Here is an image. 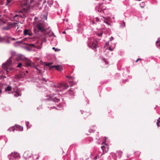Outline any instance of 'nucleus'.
Returning a JSON list of instances; mask_svg holds the SVG:
<instances>
[{
    "mask_svg": "<svg viewBox=\"0 0 160 160\" xmlns=\"http://www.w3.org/2000/svg\"><path fill=\"white\" fill-rule=\"evenodd\" d=\"M12 62V58L10 57L5 63L2 64V70L0 71V73H3L4 75L7 74L8 72V68L11 63Z\"/></svg>",
    "mask_w": 160,
    "mask_h": 160,
    "instance_id": "obj_1",
    "label": "nucleus"
},
{
    "mask_svg": "<svg viewBox=\"0 0 160 160\" xmlns=\"http://www.w3.org/2000/svg\"><path fill=\"white\" fill-rule=\"evenodd\" d=\"M87 45L88 47L95 51L96 50L97 42L93 38H89L87 42Z\"/></svg>",
    "mask_w": 160,
    "mask_h": 160,
    "instance_id": "obj_2",
    "label": "nucleus"
},
{
    "mask_svg": "<svg viewBox=\"0 0 160 160\" xmlns=\"http://www.w3.org/2000/svg\"><path fill=\"white\" fill-rule=\"evenodd\" d=\"M9 160H18L20 158L19 154L17 152H12L8 156Z\"/></svg>",
    "mask_w": 160,
    "mask_h": 160,
    "instance_id": "obj_3",
    "label": "nucleus"
},
{
    "mask_svg": "<svg viewBox=\"0 0 160 160\" xmlns=\"http://www.w3.org/2000/svg\"><path fill=\"white\" fill-rule=\"evenodd\" d=\"M36 26L37 28L34 29V33L36 34H37L38 32L39 31L41 32H44L46 31V29L43 25L41 24H38Z\"/></svg>",
    "mask_w": 160,
    "mask_h": 160,
    "instance_id": "obj_4",
    "label": "nucleus"
},
{
    "mask_svg": "<svg viewBox=\"0 0 160 160\" xmlns=\"http://www.w3.org/2000/svg\"><path fill=\"white\" fill-rule=\"evenodd\" d=\"M46 97L48 98L45 99V100H50V102H58L60 101V99L57 98L56 97H54L53 96L47 95Z\"/></svg>",
    "mask_w": 160,
    "mask_h": 160,
    "instance_id": "obj_5",
    "label": "nucleus"
},
{
    "mask_svg": "<svg viewBox=\"0 0 160 160\" xmlns=\"http://www.w3.org/2000/svg\"><path fill=\"white\" fill-rule=\"evenodd\" d=\"M69 86L68 85L67 83H63L62 84L59 83L57 85L58 90V91H62V89H66L69 87Z\"/></svg>",
    "mask_w": 160,
    "mask_h": 160,
    "instance_id": "obj_6",
    "label": "nucleus"
},
{
    "mask_svg": "<svg viewBox=\"0 0 160 160\" xmlns=\"http://www.w3.org/2000/svg\"><path fill=\"white\" fill-rule=\"evenodd\" d=\"M66 80L69 82L71 84L70 85V86L72 87L73 84H76V82H74V78L73 77L67 76L66 77Z\"/></svg>",
    "mask_w": 160,
    "mask_h": 160,
    "instance_id": "obj_7",
    "label": "nucleus"
},
{
    "mask_svg": "<svg viewBox=\"0 0 160 160\" xmlns=\"http://www.w3.org/2000/svg\"><path fill=\"white\" fill-rule=\"evenodd\" d=\"M31 153L28 151L25 152L23 154V157L26 159H28L30 158H31Z\"/></svg>",
    "mask_w": 160,
    "mask_h": 160,
    "instance_id": "obj_8",
    "label": "nucleus"
},
{
    "mask_svg": "<svg viewBox=\"0 0 160 160\" xmlns=\"http://www.w3.org/2000/svg\"><path fill=\"white\" fill-rule=\"evenodd\" d=\"M25 64L26 67H32L34 66V63L30 59H27L25 61Z\"/></svg>",
    "mask_w": 160,
    "mask_h": 160,
    "instance_id": "obj_9",
    "label": "nucleus"
},
{
    "mask_svg": "<svg viewBox=\"0 0 160 160\" xmlns=\"http://www.w3.org/2000/svg\"><path fill=\"white\" fill-rule=\"evenodd\" d=\"M23 34L25 36L28 35L30 36H32L33 34L32 31L30 30L26 29L24 31Z\"/></svg>",
    "mask_w": 160,
    "mask_h": 160,
    "instance_id": "obj_10",
    "label": "nucleus"
},
{
    "mask_svg": "<svg viewBox=\"0 0 160 160\" xmlns=\"http://www.w3.org/2000/svg\"><path fill=\"white\" fill-rule=\"evenodd\" d=\"M101 148L103 151V154L104 153L108 152L109 149V147L107 145H106V146H102L101 147Z\"/></svg>",
    "mask_w": 160,
    "mask_h": 160,
    "instance_id": "obj_11",
    "label": "nucleus"
},
{
    "mask_svg": "<svg viewBox=\"0 0 160 160\" xmlns=\"http://www.w3.org/2000/svg\"><path fill=\"white\" fill-rule=\"evenodd\" d=\"M17 24V23L16 22L12 23L11 22H8V25L9 26L10 28H11L16 27L18 25Z\"/></svg>",
    "mask_w": 160,
    "mask_h": 160,
    "instance_id": "obj_12",
    "label": "nucleus"
},
{
    "mask_svg": "<svg viewBox=\"0 0 160 160\" xmlns=\"http://www.w3.org/2000/svg\"><path fill=\"white\" fill-rule=\"evenodd\" d=\"M42 42L41 43L40 45L38 46V48H42V45L43 43H46L47 42L46 38L45 37L42 38L41 39Z\"/></svg>",
    "mask_w": 160,
    "mask_h": 160,
    "instance_id": "obj_13",
    "label": "nucleus"
},
{
    "mask_svg": "<svg viewBox=\"0 0 160 160\" xmlns=\"http://www.w3.org/2000/svg\"><path fill=\"white\" fill-rule=\"evenodd\" d=\"M48 12L47 10H45L43 11V18L44 19H47V16L48 15Z\"/></svg>",
    "mask_w": 160,
    "mask_h": 160,
    "instance_id": "obj_14",
    "label": "nucleus"
},
{
    "mask_svg": "<svg viewBox=\"0 0 160 160\" xmlns=\"http://www.w3.org/2000/svg\"><path fill=\"white\" fill-rule=\"evenodd\" d=\"M17 17H20L21 18H26V16L25 14H23V13H22L20 14L19 15H18V14L16 15L15 16H14L13 17V18H16Z\"/></svg>",
    "mask_w": 160,
    "mask_h": 160,
    "instance_id": "obj_15",
    "label": "nucleus"
},
{
    "mask_svg": "<svg viewBox=\"0 0 160 160\" xmlns=\"http://www.w3.org/2000/svg\"><path fill=\"white\" fill-rule=\"evenodd\" d=\"M95 21L97 22H98L99 21V18L98 17H96L95 18H94V19L92 21H90V22L91 24H92L94 25L95 23Z\"/></svg>",
    "mask_w": 160,
    "mask_h": 160,
    "instance_id": "obj_16",
    "label": "nucleus"
},
{
    "mask_svg": "<svg viewBox=\"0 0 160 160\" xmlns=\"http://www.w3.org/2000/svg\"><path fill=\"white\" fill-rule=\"evenodd\" d=\"M62 108V105L60 103L59 104V105H58L57 107H56L55 106H53L52 107H51V108L52 109L53 108H56V109L58 110H61V109L60 108Z\"/></svg>",
    "mask_w": 160,
    "mask_h": 160,
    "instance_id": "obj_17",
    "label": "nucleus"
},
{
    "mask_svg": "<svg viewBox=\"0 0 160 160\" xmlns=\"http://www.w3.org/2000/svg\"><path fill=\"white\" fill-rule=\"evenodd\" d=\"M125 22L123 21H122L120 22V27L121 28H123L125 26Z\"/></svg>",
    "mask_w": 160,
    "mask_h": 160,
    "instance_id": "obj_18",
    "label": "nucleus"
},
{
    "mask_svg": "<svg viewBox=\"0 0 160 160\" xmlns=\"http://www.w3.org/2000/svg\"><path fill=\"white\" fill-rule=\"evenodd\" d=\"M16 130L18 131H22L23 130V128L21 126H17L15 128Z\"/></svg>",
    "mask_w": 160,
    "mask_h": 160,
    "instance_id": "obj_19",
    "label": "nucleus"
},
{
    "mask_svg": "<svg viewBox=\"0 0 160 160\" xmlns=\"http://www.w3.org/2000/svg\"><path fill=\"white\" fill-rule=\"evenodd\" d=\"M12 89V87L10 86H8L7 88H5V91L6 92L8 91L10 92Z\"/></svg>",
    "mask_w": 160,
    "mask_h": 160,
    "instance_id": "obj_20",
    "label": "nucleus"
},
{
    "mask_svg": "<svg viewBox=\"0 0 160 160\" xmlns=\"http://www.w3.org/2000/svg\"><path fill=\"white\" fill-rule=\"evenodd\" d=\"M106 10L105 9L102 8V9H99L98 10V11L99 12H101L102 13V12L105 14H107V13L106 12Z\"/></svg>",
    "mask_w": 160,
    "mask_h": 160,
    "instance_id": "obj_21",
    "label": "nucleus"
},
{
    "mask_svg": "<svg viewBox=\"0 0 160 160\" xmlns=\"http://www.w3.org/2000/svg\"><path fill=\"white\" fill-rule=\"evenodd\" d=\"M67 93L68 94H70V95L72 97L74 95L73 92L72 90H70L69 91H68L67 92Z\"/></svg>",
    "mask_w": 160,
    "mask_h": 160,
    "instance_id": "obj_22",
    "label": "nucleus"
},
{
    "mask_svg": "<svg viewBox=\"0 0 160 160\" xmlns=\"http://www.w3.org/2000/svg\"><path fill=\"white\" fill-rule=\"evenodd\" d=\"M55 67V69L58 70L60 71L61 69L60 68L59 65H53L52 66L50 67V69L52 68Z\"/></svg>",
    "mask_w": 160,
    "mask_h": 160,
    "instance_id": "obj_23",
    "label": "nucleus"
},
{
    "mask_svg": "<svg viewBox=\"0 0 160 160\" xmlns=\"http://www.w3.org/2000/svg\"><path fill=\"white\" fill-rule=\"evenodd\" d=\"M12 0H7L6 3L5 4V5L8 6H9L11 5V2Z\"/></svg>",
    "mask_w": 160,
    "mask_h": 160,
    "instance_id": "obj_24",
    "label": "nucleus"
},
{
    "mask_svg": "<svg viewBox=\"0 0 160 160\" xmlns=\"http://www.w3.org/2000/svg\"><path fill=\"white\" fill-rule=\"evenodd\" d=\"M103 154V153H102L100 156L99 155H97L94 157L93 158V159L94 160H96L98 159H99L100 158V157Z\"/></svg>",
    "mask_w": 160,
    "mask_h": 160,
    "instance_id": "obj_25",
    "label": "nucleus"
},
{
    "mask_svg": "<svg viewBox=\"0 0 160 160\" xmlns=\"http://www.w3.org/2000/svg\"><path fill=\"white\" fill-rule=\"evenodd\" d=\"M122 152L121 151H119L118 152V156L117 157H118L119 158H120L122 157Z\"/></svg>",
    "mask_w": 160,
    "mask_h": 160,
    "instance_id": "obj_26",
    "label": "nucleus"
},
{
    "mask_svg": "<svg viewBox=\"0 0 160 160\" xmlns=\"http://www.w3.org/2000/svg\"><path fill=\"white\" fill-rule=\"evenodd\" d=\"M53 0H48V3L50 7L51 5L53 4Z\"/></svg>",
    "mask_w": 160,
    "mask_h": 160,
    "instance_id": "obj_27",
    "label": "nucleus"
},
{
    "mask_svg": "<svg viewBox=\"0 0 160 160\" xmlns=\"http://www.w3.org/2000/svg\"><path fill=\"white\" fill-rule=\"evenodd\" d=\"M156 46L158 48H160V41L158 40L156 42Z\"/></svg>",
    "mask_w": 160,
    "mask_h": 160,
    "instance_id": "obj_28",
    "label": "nucleus"
},
{
    "mask_svg": "<svg viewBox=\"0 0 160 160\" xmlns=\"http://www.w3.org/2000/svg\"><path fill=\"white\" fill-rule=\"evenodd\" d=\"M102 60V62L103 65H107L108 64V62L106 60L105 58H103Z\"/></svg>",
    "mask_w": 160,
    "mask_h": 160,
    "instance_id": "obj_29",
    "label": "nucleus"
},
{
    "mask_svg": "<svg viewBox=\"0 0 160 160\" xmlns=\"http://www.w3.org/2000/svg\"><path fill=\"white\" fill-rule=\"evenodd\" d=\"M32 68H35L37 70H38L39 73H41V71L40 69H39L38 68H37V66L34 64V66L32 67Z\"/></svg>",
    "mask_w": 160,
    "mask_h": 160,
    "instance_id": "obj_30",
    "label": "nucleus"
},
{
    "mask_svg": "<svg viewBox=\"0 0 160 160\" xmlns=\"http://www.w3.org/2000/svg\"><path fill=\"white\" fill-rule=\"evenodd\" d=\"M16 130L15 128L14 127H11V128H9L8 129V131H14V130Z\"/></svg>",
    "mask_w": 160,
    "mask_h": 160,
    "instance_id": "obj_31",
    "label": "nucleus"
},
{
    "mask_svg": "<svg viewBox=\"0 0 160 160\" xmlns=\"http://www.w3.org/2000/svg\"><path fill=\"white\" fill-rule=\"evenodd\" d=\"M102 33H103V32H102V31L101 30L100 32L99 33H98V32L97 33V35L99 37H101L102 36Z\"/></svg>",
    "mask_w": 160,
    "mask_h": 160,
    "instance_id": "obj_32",
    "label": "nucleus"
},
{
    "mask_svg": "<svg viewBox=\"0 0 160 160\" xmlns=\"http://www.w3.org/2000/svg\"><path fill=\"white\" fill-rule=\"evenodd\" d=\"M25 44L27 45L30 47H35V44L33 43L31 44Z\"/></svg>",
    "mask_w": 160,
    "mask_h": 160,
    "instance_id": "obj_33",
    "label": "nucleus"
},
{
    "mask_svg": "<svg viewBox=\"0 0 160 160\" xmlns=\"http://www.w3.org/2000/svg\"><path fill=\"white\" fill-rule=\"evenodd\" d=\"M21 93L20 92H17L16 94H14V96L15 97H18L19 96H20L21 95Z\"/></svg>",
    "mask_w": 160,
    "mask_h": 160,
    "instance_id": "obj_34",
    "label": "nucleus"
},
{
    "mask_svg": "<svg viewBox=\"0 0 160 160\" xmlns=\"http://www.w3.org/2000/svg\"><path fill=\"white\" fill-rule=\"evenodd\" d=\"M29 123L28 122L26 121L25 124L27 127V129H28V128H30V126H29Z\"/></svg>",
    "mask_w": 160,
    "mask_h": 160,
    "instance_id": "obj_35",
    "label": "nucleus"
},
{
    "mask_svg": "<svg viewBox=\"0 0 160 160\" xmlns=\"http://www.w3.org/2000/svg\"><path fill=\"white\" fill-rule=\"evenodd\" d=\"M52 49L53 50H54V51H55V52H57L59 51L60 50V49H58V48H56L55 47H53L52 48Z\"/></svg>",
    "mask_w": 160,
    "mask_h": 160,
    "instance_id": "obj_36",
    "label": "nucleus"
},
{
    "mask_svg": "<svg viewBox=\"0 0 160 160\" xmlns=\"http://www.w3.org/2000/svg\"><path fill=\"white\" fill-rule=\"evenodd\" d=\"M4 40H5V38H4L0 36V42H4Z\"/></svg>",
    "mask_w": 160,
    "mask_h": 160,
    "instance_id": "obj_37",
    "label": "nucleus"
},
{
    "mask_svg": "<svg viewBox=\"0 0 160 160\" xmlns=\"http://www.w3.org/2000/svg\"><path fill=\"white\" fill-rule=\"evenodd\" d=\"M10 28H10V27L9 26H8H8L4 27V29L5 30H8Z\"/></svg>",
    "mask_w": 160,
    "mask_h": 160,
    "instance_id": "obj_38",
    "label": "nucleus"
},
{
    "mask_svg": "<svg viewBox=\"0 0 160 160\" xmlns=\"http://www.w3.org/2000/svg\"><path fill=\"white\" fill-rule=\"evenodd\" d=\"M22 66V64L20 62L19 63L17 66V68H21Z\"/></svg>",
    "mask_w": 160,
    "mask_h": 160,
    "instance_id": "obj_39",
    "label": "nucleus"
},
{
    "mask_svg": "<svg viewBox=\"0 0 160 160\" xmlns=\"http://www.w3.org/2000/svg\"><path fill=\"white\" fill-rule=\"evenodd\" d=\"M140 7L142 8H143L144 7L145 4L144 3L142 2L140 4Z\"/></svg>",
    "mask_w": 160,
    "mask_h": 160,
    "instance_id": "obj_40",
    "label": "nucleus"
},
{
    "mask_svg": "<svg viewBox=\"0 0 160 160\" xmlns=\"http://www.w3.org/2000/svg\"><path fill=\"white\" fill-rule=\"evenodd\" d=\"M104 22L108 25V26L111 25V24L107 20H104Z\"/></svg>",
    "mask_w": 160,
    "mask_h": 160,
    "instance_id": "obj_41",
    "label": "nucleus"
},
{
    "mask_svg": "<svg viewBox=\"0 0 160 160\" xmlns=\"http://www.w3.org/2000/svg\"><path fill=\"white\" fill-rule=\"evenodd\" d=\"M84 116H85V117H86V116L88 115H89V113L88 112H85L84 113Z\"/></svg>",
    "mask_w": 160,
    "mask_h": 160,
    "instance_id": "obj_42",
    "label": "nucleus"
},
{
    "mask_svg": "<svg viewBox=\"0 0 160 160\" xmlns=\"http://www.w3.org/2000/svg\"><path fill=\"white\" fill-rule=\"evenodd\" d=\"M114 47L115 46V45H114ZM115 47H114L113 48H112L111 46L109 47L108 48V49L110 50V51H112L113 50L114 48Z\"/></svg>",
    "mask_w": 160,
    "mask_h": 160,
    "instance_id": "obj_43",
    "label": "nucleus"
},
{
    "mask_svg": "<svg viewBox=\"0 0 160 160\" xmlns=\"http://www.w3.org/2000/svg\"><path fill=\"white\" fill-rule=\"evenodd\" d=\"M7 77L6 76H5L4 75H0V79L2 78H6Z\"/></svg>",
    "mask_w": 160,
    "mask_h": 160,
    "instance_id": "obj_44",
    "label": "nucleus"
},
{
    "mask_svg": "<svg viewBox=\"0 0 160 160\" xmlns=\"http://www.w3.org/2000/svg\"><path fill=\"white\" fill-rule=\"evenodd\" d=\"M95 130L94 129H90L89 130V132H94Z\"/></svg>",
    "mask_w": 160,
    "mask_h": 160,
    "instance_id": "obj_45",
    "label": "nucleus"
},
{
    "mask_svg": "<svg viewBox=\"0 0 160 160\" xmlns=\"http://www.w3.org/2000/svg\"><path fill=\"white\" fill-rule=\"evenodd\" d=\"M51 63L49 62H48L45 65L47 66H50Z\"/></svg>",
    "mask_w": 160,
    "mask_h": 160,
    "instance_id": "obj_46",
    "label": "nucleus"
},
{
    "mask_svg": "<svg viewBox=\"0 0 160 160\" xmlns=\"http://www.w3.org/2000/svg\"><path fill=\"white\" fill-rule=\"evenodd\" d=\"M4 42L7 43H9L10 42L9 40H7V41H5L4 40Z\"/></svg>",
    "mask_w": 160,
    "mask_h": 160,
    "instance_id": "obj_47",
    "label": "nucleus"
},
{
    "mask_svg": "<svg viewBox=\"0 0 160 160\" xmlns=\"http://www.w3.org/2000/svg\"><path fill=\"white\" fill-rule=\"evenodd\" d=\"M16 43H22V41H18L16 42Z\"/></svg>",
    "mask_w": 160,
    "mask_h": 160,
    "instance_id": "obj_48",
    "label": "nucleus"
},
{
    "mask_svg": "<svg viewBox=\"0 0 160 160\" xmlns=\"http://www.w3.org/2000/svg\"><path fill=\"white\" fill-rule=\"evenodd\" d=\"M113 39V38L112 37H111L109 38V41H112V40Z\"/></svg>",
    "mask_w": 160,
    "mask_h": 160,
    "instance_id": "obj_49",
    "label": "nucleus"
},
{
    "mask_svg": "<svg viewBox=\"0 0 160 160\" xmlns=\"http://www.w3.org/2000/svg\"><path fill=\"white\" fill-rule=\"evenodd\" d=\"M42 81H44L45 82H47V80L45 78H43L42 79Z\"/></svg>",
    "mask_w": 160,
    "mask_h": 160,
    "instance_id": "obj_50",
    "label": "nucleus"
},
{
    "mask_svg": "<svg viewBox=\"0 0 160 160\" xmlns=\"http://www.w3.org/2000/svg\"><path fill=\"white\" fill-rule=\"evenodd\" d=\"M9 38H10L11 39V40L12 41L15 40L16 39L15 38H11V37H9Z\"/></svg>",
    "mask_w": 160,
    "mask_h": 160,
    "instance_id": "obj_51",
    "label": "nucleus"
},
{
    "mask_svg": "<svg viewBox=\"0 0 160 160\" xmlns=\"http://www.w3.org/2000/svg\"><path fill=\"white\" fill-rule=\"evenodd\" d=\"M26 49L28 50H31V49L29 48L28 47H26Z\"/></svg>",
    "mask_w": 160,
    "mask_h": 160,
    "instance_id": "obj_52",
    "label": "nucleus"
},
{
    "mask_svg": "<svg viewBox=\"0 0 160 160\" xmlns=\"http://www.w3.org/2000/svg\"><path fill=\"white\" fill-rule=\"evenodd\" d=\"M141 58H138V59H137V60L136 61V62H138L139 60H141Z\"/></svg>",
    "mask_w": 160,
    "mask_h": 160,
    "instance_id": "obj_53",
    "label": "nucleus"
},
{
    "mask_svg": "<svg viewBox=\"0 0 160 160\" xmlns=\"http://www.w3.org/2000/svg\"><path fill=\"white\" fill-rule=\"evenodd\" d=\"M109 43V42H106V45H108Z\"/></svg>",
    "mask_w": 160,
    "mask_h": 160,
    "instance_id": "obj_54",
    "label": "nucleus"
},
{
    "mask_svg": "<svg viewBox=\"0 0 160 160\" xmlns=\"http://www.w3.org/2000/svg\"><path fill=\"white\" fill-rule=\"evenodd\" d=\"M157 122L158 123H160V120H159V119L157 120Z\"/></svg>",
    "mask_w": 160,
    "mask_h": 160,
    "instance_id": "obj_55",
    "label": "nucleus"
},
{
    "mask_svg": "<svg viewBox=\"0 0 160 160\" xmlns=\"http://www.w3.org/2000/svg\"><path fill=\"white\" fill-rule=\"evenodd\" d=\"M157 126H158V127L160 126L159 125V124H158V122H157Z\"/></svg>",
    "mask_w": 160,
    "mask_h": 160,
    "instance_id": "obj_56",
    "label": "nucleus"
},
{
    "mask_svg": "<svg viewBox=\"0 0 160 160\" xmlns=\"http://www.w3.org/2000/svg\"><path fill=\"white\" fill-rule=\"evenodd\" d=\"M62 33L63 34H65L66 33V32L65 31H63V32H62Z\"/></svg>",
    "mask_w": 160,
    "mask_h": 160,
    "instance_id": "obj_57",
    "label": "nucleus"
},
{
    "mask_svg": "<svg viewBox=\"0 0 160 160\" xmlns=\"http://www.w3.org/2000/svg\"><path fill=\"white\" fill-rule=\"evenodd\" d=\"M39 158V157H37L36 158V159H38Z\"/></svg>",
    "mask_w": 160,
    "mask_h": 160,
    "instance_id": "obj_58",
    "label": "nucleus"
},
{
    "mask_svg": "<svg viewBox=\"0 0 160 160\" xmlns=\"http://www.w3.org/2000/svg\"><path fill=\"white\" fill-rule=\"evenodd\" d=\"M40 108H41V107H38V108H37V109H38V110H39V109H40Z\"/></svg>",
    "mask_w": 160,
    "mask_h": 160,
    "instance_id": "obj_59",
    "label": "nucleus"
},
{
    "mask_svg": "<svg viewBox=\"0 0 160 160\" xmlns=\"http://www.w3.org/2000/svg\"><path fill=\"white\" fill-rule=\"evenodd\" d=\"M2 91L1 89L0 88V94L2 93Z\"/></svg>",
    "mask_w": 160,
    "mask_h": 160,
    "instance_id": "obj_60",
    "label": "nucleus"
},
{
    "mask_svg": "<svg viewBox=\"0 0 160 160\" xmlns=\"http://www.w3.org/2000/svg\"><path fill=\"white\" fill-rule=\"evenodd\" d=\"M123 82L124 83H125L126 82V80H123Z\"/></svg>",
    "mask_w": 160,
    "mask_h": 160,
    "instance_id": "obj_61",
    "label": "nucleus"
},
{
    "mask_svg": "<svg viewBox=\"0 0 160 160\" xmlns=\"http://www.w3.org/2000/svg\"><path fill=\"white\" fill-rule=\"evenodd\" d=\"M37 19V18L36 17L35 18V20H36V19Z\"/></svg>",
    "mask_w": 160,
    "mask_h": 160,
    "instance_id": "obj_62",
    "label": "nucleus"
},
{
    "mask_svg": "<svg viewBox=\"0 0 160 160\" xmlns=\"http://www.w3.org/2000/svg\"><path fill=\"white\" fill-rule=\"evenodd\" d=\"M8 94L11 93V92H8Z\"/></svg>",
    "mask_w": 160,
    "mask_h": 160,
    "instance_id": "obj_63",
    "label": "nucleus"
},
{
    "mask_svg": "<svg viewBox=\"0 0 160 160\" xmlns=\"http://www.w3.org/2000/svg\"><path fill=\"white\" fill-rule=\"evenodd\" d=\"M40 4V3L39 2L38 3V5H39V4Z\"/></svg>",
    "mask_w": 160,
    "mask_h": 160,
    "instance_id": "obj_64",
    "label": "nucleus"
}]
</instances>
